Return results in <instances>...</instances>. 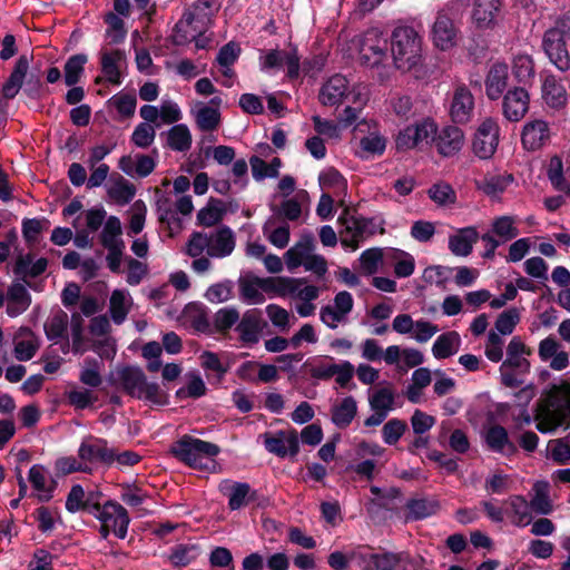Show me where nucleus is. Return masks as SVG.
I'll list each match as a JSON object with an SVG mask.
<instances>
[{
  "mask_svg": "<svg viewBox=\"0 0 570 570\" xmlns=\"http://www.w3.org/2000/svg\"><path fill=\"white\" fill-rule=\"evenodd\" d=\"M138 400L148 401L158 406H165L169 404V395L164 391L158 383L145 381V384L140 392Z\"/></svg>",
  "mask_w": 570,
  "mask_h": 570,
  "instance_id": "obj_47",
  "label": "nucleus"
},
{
  "mask_svg": "<svg viewBox=\"0 0 570 570\" xmlns=\"http://www.w3.org/2000/svg\"><path fill=\"white\" fill-rule=\"evenodd\" d=\"M542 98L552 108H560L567 102V92L563 85L554 75H547L542 81Z\"/></svg>",
  "mask_w": 570,
  "mask_h": 570,
  "instance_id": "obj_26",
  "label": "nucleus"
},
{
  "mask_svg": "<svg viewBox=\"0 0 570 570\" xmlns=\"http://www.w3.org/2000/svg\"><path fill=\"white\" fill-rule=\"evenodd\" d=\"M542 48L550 62L561 72L570 70V53L567 48V38L558 30L548 29L542 39Z\"/></svg>",
  "mask_w": 570,
  "mask_h": 570,
  "instance_id": "obj_7",
  "label": "nucleus"
},
{
  "mask_svg": "<svg viewBox=\"0 0 570 570\" xmlns=\"http://www.w3.org/2000/svg\"><path fill=\"white\" fill-rule=\"evenodd\" d=\"M89 351L97 353L101 358L112 360L116 355V342L111 336L92 338Z\"/></svg>",
  "mask_w": 570,
  "mask_h": 570,
  "instance_id": "obj_63",
  "label": "nucleus"
},
{
  "mask_svg": "<svg viewBox=\"0 0 570 570\" xmlns=\"http://www.w3.org/2000/svg\"><path fill=\"white\" fill-rule=\"evenodd\" d=\"M392 111L402 119H409L413 115V101L407 95L395 94L390 98Z\"/></svg>",
  "mask_w": 570,
  "mask_h": 570,
  "instance_id": "obj_59",
  "label": "nucleus"
},
{
  "mask_svg": "<svg viewBox=\"0 0 570 570\" xmlns=\"http://www.w3.org/2000/svg\"><path fill=\"white\" fill-rule=\"evenodd\" d=\"M407 430L405 421L400 419H391L382 428V438L385 444L394 445Z\"/></svg>",
  "mask_w": 570,
  "mask_h": 570,
  "instance_id": "obj_50",
  "label": "nucleus"
},
{
  "mask_svg": "<svg viewBox=\"0 0 570 570\" xmlns=\"http://www.w3.org/2000/svg\"><path fill=\"white\" fill-rule=\"evenodd\" d=\"M196 21V13L187 10L183 18L175 24L174 35H173V43L176 46H184L191 41L195 38V32L193 30L194 22Z\"/></svg>",
  "mask_w": 570,
  "mask_h": 570,
  "instance_id": "obj_38",
  "label": "nucleus"
},
{
  "mask_svg": "<svg viewBox=\"0 0 570 570\" xmlns=\"http://www.w3.org/2000/svg\"><path fill=\"white\" fill-rule=\"evenodd\" d=\"M547 176L554 189L570 194V183L564 178L563 164L559 156L550 158Z\"/></svg>",
  "mask_w": 570,
  "mask_h": 570,
  "instance_id": "obj_41",
  "label": "nucleus"
},
{
  "mask_svg": "<svg viewBox=\"0 0 570 570\" xmlns=\"http://www.w3.org/2000/svg\"><path fill=\"white\" fill-rule=\"evenodd\" d=\"M528 109L529 94L524 87H514L507 91L502 101V111L509 121H519Z\"/></svg>",
  "mask_w": 570,
  "mask_h": 570,
  "instance_id": "obj_14",
  "label": "nucleus"
},
{
  "mask_svg": "<svg viewBox=\"0 0 570 570\" xmlns=\"http://www.w3.org/2000/svg\"><path fill=\"white\" fill-rule=\"evenodd\" d=\"M487 446L495 453L513 455L518 452L517 445L510 441L508 431L500 424H493L484 432Z\"/></svg>",
  "mask_w": 570,
  "mask_h": 570,
  "instance_id": "obj_18",
  "label": "nucleus"
},
{
  "mask_svg": "<svg viewBox=\"0 0 570 570\" xmlns=\"http://www.w3.org/2000/svg\"><path fill=\"white\" fill-rule=\"evenodd\" d=\"M156 137L155 128L147 122H140L131 135V141L139 148L149 147Z\"/></svg>",
  "mask_w": 570,
  "mask_h": 570,
  "instance_id": "obj_58",
  "label": "nucleus"
},
{
  "mask_svg": "<svg viewBox=\"0 0 570 570\" xmlns=\"http://www.w3.org/2000/svg\"><path fill=\"white\" fill-rule=\"evenodd\" d=\"M264 445L265 449L278 458H286L288 455V451L286 449V431H277L275 434L265 433L264 434Z\"/></svg>",
  "mask_w": 570,
  "mask_h": 570,
  "instance_id": "obj_53",
  "label": "nucleus"
},
{
  "mask_svg": "<svg viewBox=\"0 0 570 570\" xmlns=\"http://www.w3.org/2000/svg\"><path fill=\"white\" fill-rule=\"evenodd\" d=\"M200 554L197 544H176L170 549L169 561L176 568H183L195 561Z\"/></svg>",
  "mask_w": 570,
  "mask_h": 570,
  "instance_id": "obj_37",
  "label": "nucleus"
},
{
  "mask_svg": "<svg viewBox=\"0 0 570 570\" xmlns=\"http://www.w3.org/2000/svg\"><path fill=\"white\" fill-rule=\"evenodd\" d=\"M476 187L488 196H497L507 188V183L500 176L484 177L476 181Z\"/></svg>",
  "mask_w": 570,
  "mask_h": 570,
  "instance_id": "obj_64",
  "label": "nucleus"
},
{
  "mask_svg": "<svg viewBox=\"0 0 570 570\" xmlns=\"http://www.w3.org/2000/svg\"><path fill=\"white\" fill-rule=\"evenodd\" d=\"M492 232L502 239V243L515 238L519 230L513 225V219L510 216L498 217L492 224Z\"/></svg>",
  "mask_w": 570,
  "mask_h": 570,
  "instance_id": "obj_54",
  "label": "nucleus"
},
{
  "mask_svg": "<svg viewBox=\"0 0 570 570\" xmlns=\"http://www.w3.org/2000/svg\"><path fill=\"white\" fill-rule=\"evenodd\" d=\"M228 497V508L237 511L248 505L249 483L232 481L228 487L220 488Z\"/></svg>",
  "mask_w": 570,
  "mask_h": 570,
  "instance_id": "obj_35",
  "label": "nucleus"
},
{
  "mask_svg": "<svg viewBox=\"0 0 570 570\" xmlns=\"http://www.w3.org/2000/svg\"><path fill=\"white\" fill-rule=\"evenodd\" d=\"M105 22L108 24L107 37L110 43H119L126 37V29L124 20L114 12H108L105 16Z\"/></svg>",
  "mask_w": 570,
  "mask_h": 570,
  "instance_id": "obj_55",
  "label": "nucleus"
},
{
  "mask_svg": "<svg viewBox=\"0 0 570 570\" xmlns=\"http://www.w3.org/2000/svg\"><path fill=\"white\" fill-rule=\"evenodd\" d=\"M479 239V233L475 227L469 226L461 228L456 234L449 237V249L455 256L465 257L472 253L473 245Z\"/></svg>",
  "mask_w": 570,
  "mask_h": 570,
  "instance_id": "obj_23",
  "label": "nucleus"
},
{
  "mask_svg": "<svg viewBox=\"0 0 570 570\" xmlns=\"http://www.w3.org/2000/svg\"><path fill=\"white\" fill-rule=\"evenodd\" d=\"M167 145L177 151H186L191 146V135L184 124L173 126L167 132Z\"/></svg>",
  "mask_w": 570,
  "mask_h": 570,
  "instance_id": "obj_42",
  "label": "nucleus"
},
{
  "mask_svg": "<svg viewBox=\"0 0 570 570\" xmlns=\"http://www.w3.org/2000/svg\"><path fill=\"white\" fill-rule=\"evenodd\" d=\"M87 61L88 57L85 53H77L68 58L63 68L67 86L71 87L80 81Z\"/></svg>",
  "mask_w": 570,
  "mask_h": 570,
  "instance_id": "obj_40",
  "label": "nucleus"
},
{
  "mask_svg": "<svg viewBox=\"0 0 570 570\" xmlns=\"http://www.w3.org/2000/svg\"><path fill=\"white\" fill-rule=\"evenodd\" d=\"M68 324L69 323H43V330L48 340L56 342L60 340L63 353H67L70 347Z\"/></svg>",
  "mask_w": 570,
  "mask_h": 570,
  "instance_id": "obj_51",
  "label": "nucleus"
},
{
  "mask_svg": "<svg viewBox=\"0 0 570 570\" xmlns=\"http://www.w3.org/2000/svg\"><path fill=\"white\" fill-rule=\"evenodd\" d=\"M118 377L126 394L134 399L140 397L141 389L147 379L140 367L124 366L118 371Z\"/></svg>",
  "mask_w": 570,
  "mask_h": 570,
  "instance_id": "obj_24",
  "label": "nucleus"
},
{
  "mask_svg": "<svg viewBox=\"0 0 570 570\" xmlns=\"http://www.w3.org/2000/svg\"><path fill=\"white\" fill-rule=\"evenodd\" d=\"M220 451L215 443L184 434L170 445L169 453L188 468L215 472L217 462L214 459Z\"/></svg>",
  "mask_w": 570,
  "mask_h": 570,
  "instance_id": "obj_1",
  "label": "nucleus"
},
{
  "mask_svg": "<svg viewBox=\"0 0 570 570\" xmlns=\"http://www.w3.org/2000/svg\"><path fill=\"white\" fill-rule=\"evenodd\" d=\"M404 508L405 522H414L436 515L441 510V504L433 497H415L409 499Z\"/></svg>",
  "mask_w": 570,
  "mask_h": 570,
  "instance_id": "obj_15",
  "label": "nucleus"
},
{
  "mask_svg": "<svg viewBox=\"0 0 570 570\" xmlns=\"http://www.w3.org/2000/svg\"><path fill=\"white\" fill-rule=\"evenodd\" d=\"M432 40L436 48L449 50L456 45L459 29L445 10H440L432 26Z\"/></svg>",
  "mask_w": 570,
  "mask_h": 570,
  "instance_id": "obj_10",
  "label": "nucleus"
},
{
  "mask_svg": "<svg viewBox=\"0 0 570 570\" xmlns=\"http://www.w3.org/2000/svg\"><path fill=\"white\" fill-rule=\"evenodd\" d=\"M428 195L435 204L440 206L454 204L456 200L454 189L446 183H436L432 185L428 190Z\"/></svg>",
  "mask_w": 570,
  "mask_h": 570,
  "instance_id": "obj_49",
  "label": "nucleus"
},
{
  "mask_svg": "<svg viewBox=\"0 0 570 570\" xmlns=\"http://www.w3.org/2000/svg\"><path fill=\"white\" fill-rule=\"evenodd\" d=\"M121 234L122 228L120 219L116 216H109L100 234V243L105 248L125 247V243L120 238Z\"/></svg>",
  "mask_w": 570,
  "mask_h": 570,
  "instance_id": "obj_36",
  "label": "nucleus"
},
{
  "mask_svg": "<svg viewBox=\"0 0 570 570\" xmlns=\"http://www.w3.org/2000/svg\"><path fill=\"white\" fill-rule=\"evenodd\" d=\"M353 307V297L346 292L342 291L335 295L334 305H326L321 309V320L325 321L327 316H331L333 321H340Z\"/></svg>",
  "mask_w": 570,
  "mask_h": 570,
  "instance_id": "obj_33",
  "label": "nucleus"
},
{
  "mask_svg": "<svg viewBox=\"0 0 570 570\" xmlns=\"http://www.w3.org/2000/svg\"><path fill=\"white\" fill-rule=\"evenodd\" d=\"M512 73L517 81L525 87L534 79V62L528 55H519L513 60Z\"/></svg>",
  "mask_w": 570,
  "mask_h": 570,
  "instance_id": "obj_39",
  "label": "nucleus"
},
{
  "mask_svg": "<svg viewBox=\"0 0 570 570\" xmlns=\"http://www.w3.org/2000/svg\"><path fill=\"white\" fill-rule=\"evenodd\" d=\"M500 9V0H475L473 20L479 28H490L494 24Z\"/></svg>",
  "mask_w": 570,
  "mask_h": 570,
  "instance_id": "obj_30",
  "label": "nucleus"
},
{
  "mask_svg": "<svg viewBox=\"0 0 570 570\" xmlns=\"http://www.w3.org/2000/svg\"><path fill=\"white\" fill-rule=\"evenodd\" d=\"M509 68L505 63H493L485 78V94L490 100L499 99L508 86Z\"/></svg>",
  "mask_w": 570,
  "mask_h": 570,
  "instance_id": "obj_20",
  "label": "nucleus"
},
{
  "mask_svg": "<svg viewBox=\"0 0 570 570\" xmlns=\"http://www.w3.org/2000/svg\"><path fill=\"white\" fill-rule=\"evenodd\" d=\"M121 488L122 491L120 494V499L124 503H126L129 507H139L145 502L146 499L149 498V494L136 483H125L121 485Z\"/></svg>",
  "mask_w": 570,
  "mask_h": 570,
  "instance_id": "obj_52",
  "label": "nucleus"
},
{
  "mask_svg": "<svg viewBox=\"0 0 570 570\" xmlns=\"http://www.w3.org/2000/svg\"><path fill=\"white\" fill-rule=\"evenodd\" d=\"M436 132L438 127L435 122L430 118L423 119L400 131L396 138V147L397 149L406 150L423 142L429 144L435 140Z\"/></svg>",
  "mask_w": 570,
  "mask_h": 570,
  "instance_id": "obj_5",
  "label": "nucleus"
},
{
  "mask_svg": "<svg viewBox=\"0 0 570 570\" xmlns=\"http://www.w3.org/2000/svg\"><path fill=\"white\" fill-rule=\"evenodd\" d=\"M18 335L23 338L16 343L14 356L20 362H27L36 355L39 348V340L27 326H21Z\"/></svg>",
  "mask_w": 570,
  "mask_h": 570,
  "instance_id": "obj_28",
  "label": "nucleus"
},
{
  "mask_svg": "<svg viewBox=\"0 0 570 570\" xmlns=\"http://www.w3.org/2000/svg\"><path fill=\"white\" fill-rule=\"evenodd\" d=\"M70 334L72 338L73 354H83L89 351L91 344L90 336L85 335L83 323H70Z\"/></svg>",
  "mask_w": 570,
  "mask_h": 570,
  "instance_id": "obj_56",
  "label": "nucleus"
},
{
  "mask_svg": "<svg viewBox=\"0 0 570 570\" xmlns=\"http://www.w3.org/2000/svg\"><path fill=\"white\" fill-rule=\"evenodd\" d=\"M434 142L441 155L450 157L461 150L464 142V135L459 127L446 126L435 137Z\"/></svg>",
  "mask_w": 570,
  "mask_h": 570,
  "instance_id": "obj_19",
  "label": "nucleus"
},
{
  "mask_svg": "<svg viewBox=\"0 0 570 570\" xmlns=\"http://www.w3.org/2000/svg\"><path fill=\"white\" fill-rule=\"evenodd\" d=\"M382 258L383 253L380 248H370L364 250L360 256V263L363 272L367 275L376 273Z\"/></svg>",
  "mask_w": 570,
  "mask_h": 570,
  "instance_id": "obj_60",
  "label": "nucleus"
},
{
  "mask_svg": "<svg viewBox=\"0 0 570 570\" xmlns=\"http://www.w3.org/2000/svg\"><path fill=\"white\" fill-rule=\"evenodd\" d=\"M86 492L80 484H73L66 499V510L70 513L85 512Z\"/></svg>",
  "mask_w": 570,
  "mask_h": 570,
  "instance_id": "obj_62",
  "label": "nucleus"
},
{
  "mask_svg": "<svg viewBox=\"0 0 570 570\" xmlns=\"http://www.w3.org/2000/svg\"><path fill=\"white\" fill-rule=\"evenodd\" d=\"M394 393L387 387L377 390L370 399L372 410H377L387 414L394 405Z\"/></svg>",
  "mask_w": 570,
  "mask_h": 570,
  "instance_id": "obj_57",
  "label": "nucleus"
},
{
  "mask_svg": "<svg viewBox=\"0 0 570 570\" xmlns=\"http://www.w3.org/2000/svg\"><path fill=\"white\" fill-rule=\"evenodd\" d=\"M96 519L109 524L117 538H126L130 517L128 511L119 502L115 500H107L105 502V509L99 512Z\"/></svg>",
  "mask_w": 570,
  "mask_h": 570,
  "instance_id": "obj_12",
  "label": "nucleus"
},
{
  "mask_svg": "<svg viewBox=\"0 0 570 570\" xmlns=\"http://www.w3.org/2000/svg\"><path fill=\"white\" fill-rule=\"evenodd\" d=\"M30 305V295L24 285L13 284L8 292L7 314L10 317L19 316Z\"/></svg>",
  "mask_w": 570,
  "mask_h": 570,
  "instance_id": "obj_31",
  "label": "nucleus"
},
{
  "mask_svg": "<svg viewBox=\"0 0 570 570\" xmlns=\"http://www.w3.org/2000/svg\"><path fill=\"white\" fill-rule=\"evenodd\" d=\"M266 278L246 275L239 278L240 295L243 298L252 303H261L264 301V295L259 289L267 292Z\"/></svg>",
  "mask_w": 570,
  "mask_h": 570,
  "instance_id": "obj_34",
  "label": "nucleus"
},
{
  "mask_svg": "<svg viewBox=\"0 0 570 570\" xmlns=\"http://www.w3.org/2000/svg\"><path fill=\"white\" fill-rule=\"evenodd\" d=\"M209 243L208 255L212 257L228 256L235 248L234 234L227 226H223L215 234L209 235Z\"/></svg>",
  "mask_w": 570,
  "mask_h": 570,
  "instance_id": "obj_25",
  "label": "nucleus"
},
{
  "mask_svg": "<svg viewBox=\"0 0 570 570\" xmlns=\"http://www.w3.org/2000/svg\"><path fill=\"white\" fill-rule=\"evenodd\" d=\"M531 350L525 346L519 336H514L507 347V358L502 362L503 367L510 366L518 373H528L530 362L523 355H530Z\"/></svg>",
  "mask_w": 570,
  "mask_h": 570,
  "instance_id": "obj_22",
  "label": "nucleus"
},
{
  "mask_svg": "<svg viewBox=\"0 0 570 570\" xmlns=\"http://www.w3.org/2000/svg\"><path fill=\"white\" fill-rule=\"evenodd\" d=\"M499 128L491 118L485 119L478 128L473 142V153L481 159H489L497 150Z\"/></svg>",
  "mask_w": 570,
  "mask_h": 570,
  "instance_id": "obj_9",
  "label": "nucleus"
},
{
  "mask_svg": "<svg viewBox=\"0 0 570 570\" xmlns=\"http://www.w3.org/2000/svg\"><path fill=\"white\" fill-rule=\"evenodd\" d=\"M550 139L549 125L544 120H532L524 125L522 130V145L528 150H538Z\"/></svg>",
  "mask_w": 570,
  "mask_h": 570,
  "instance_id": "obj_17",
  "label": "nucleus"
},
{
  "mask_svg": "<svg viewBox=\"0 0 570 570\" xmlns=\"http://www.w3.org/2000/svg\"><path fill=\"white\" fill-rule=\"evenodd\" d=\"M348 81L344 76L331 77L321 88L320 101L324 106H337L346 97Z\"/></svg>",
  "mask_w": 570,
  "mask_h": 570,
  "instance_id": "obj_21",
  "label": "nucleus"
},
{
  "mask_svg": "<svg viewBox=\"0 0 570 570\" xmlns=\"http://www.w3.org/2000/svg\"><path fill=\"white\" fill-rule=\"evenodd\" d=\"M474 111V97L464 86H458L454 89L450 105V117L455 124H466L472 119Z\"/></svg>",
  "mask_w": 570,
  "mask_h": 570,
  "instance_id": "obj_13",
  "label": "nucleus"
},
{
  "mask_svg": "<svg viewBox=\"0 0 570 570\" xmlns=\"http://www.w3.org/2000/svg\"><path fill=\"white\" fill-rule=\"evenodd\" d=\"M268 323H236L235 331L245 344H256L259 341L261 333ZM198 334L214 335L218 338L228 335L235 323H191Z\"/></svg>",
  "mask_w": 570,
  "mask_h": 570,
  "instance_id": "obj_3",
  "label": "nucleus"
},
{
  "mask_svg": "<svg viewBox=\"0 0 570 570\" xmlns=\"http://www.w3.org/2000/svg\"><path fill=\"white\" fill-rule=\"evenodd\" d=\"M391 53L394 66L401 71H410L422 60V39L409 26L397 27L391 36Z\"/></svg>",
  "mask_w": 570,
  "mask_h": 570,
  "instance_id": "obj_2",
  "label": "nucleus"
},
{
  "mask_svg": "<svg viewBox=\"0 0 570 570\" xmlns=\"http://www.w3.org/2000/svg\"><path fill=\"white\" fill-rule=\"evenodd\" d=\"M331 420L340 429H346L357 414V403L353 396L344 397L340 404L331 410Z\"/></svg>",
  "mask_w": 570,
  "mask_h": 570,
  "instance_id": "obj_29",
  "label": "nucleus"
},
{
  "mask_svg": "<svg viewBox=\"0 0 570 570\" xmlns=\"http://www.w3.org/2000/svg\"><path fill=\"white\" fill-rule=\"evenodd\" d=\"M461 345V337L458 332L450 331L441 334L432 346L435 358L444 360L454 355Z\"/></svg>",
  "mask_w": 570,
  "mask_h": 570,
  "instance_id": "obj_32",
  "label": "nucleus"
},
{
  "mask_svg": "<svg viewBox=\"0 0 570 570\" xmlns=\"http://www.w3.org/2000/svg\"><path fill=\"white\" fill-rule=\"evenodd\" d=\"M337 220L344 226L345 233L351 235V240L342 238V245L344 246H350L351 243H355L354 247H357L358 238H362L365 234H372V232L368 230V225L372 223V219L352 215L350 208H345Z\"/></svg>",
  "mask_w": 570,
  "mask_h": 570,
  "instance_id": "obj_16",
  "label": "nucleus"
},
{
  "mask_svg": "<svg viewBox=\"0 0 570 570\" xmlns=\"http://www.w3.org/2000/svg\"><path fill=\"white\" fill-rule=\"evenodd\" d=\"M394 257L397 262L394 265V274L400 277H409L413 274L415 262L411 254L403 250H395Z\"/></svg>",
  "mask_w": 570,
  "mask_h": 570,
  "instance_id": "obj_61",
  "label": "nucleus"
},
{
  "mask_svg": "<svg viewBox=\"0 0 570 570\" xmlns=\"http://www.w3.org/2000/svg\"><path fill=\"white\" fill-rule=\"evenodd\" d=\"M196 124L202 131H213L220 124V112L218 108L203 106L196 112Z\"/></svg>",
  "mask_w": 570,
  "mask_h": 570,
  "instance_id": "obj_46",
  "label": "nucleus"
},
{
  "mask_svg": "<svg viewBox=\"0 0 570 570\" xmlns=\"http://www.w3.org/2000/svg\"><path fill=\"white\" fill-rule=\"evenodd\" d=\"M512 523L517 527L524 528L531 522L530 504L523 495H513L509 501Z\"/></svg>",
  "mask_w": 570,
  "mask_h": 570,
  "instance_id": "obj_44",
  "label": "nucleus"
},
{
  "mask_svg": "<svg viewBox=\"0 0 570 570\" xmlns=\"http://www.w3.org/2000/svg\"><path fill=\"white\" fill-rule=\"evenodd\" d=\"M265 283L267 284V292H275L281 295H294L298 285H302L299 279L291 277H267Z\"/></svg>",
  "mask_w": 570,
  "mask_h": 570,
  "instance_id": "obj_48",
  "label": "nucleus"
},
{
  "mask_svg": "<svg viewBox=\"0 0 570 570\" xmlns=\"http://www.w3.org/2000/svg\"><path fill=\"white\" fill-rule=\"evenodd\" d=\"M43 471L45 469L42 465L35 464L29 470L28 479L35 490L39 492H46L45 494H39L38 500L41 502H49L52 499V492L56 488V482L53 481L52 484L47 488Z\"/></svg>",
  "mask_w": 570,
  "mask_h": 570,
  "instance_id": "obj_43",
  "label": "nucleus"
},
{
  "mask_svg": "<svg viewBox=\"0 0 570 570\" xmlns=\"http://www.w3.org/2000/svg\"><path fill=\"white\" fill-rule=\"evenodd\" d=\"M389 42L383 33L372 28L364 32L360 41V61L363 66L377 68L389 60Z\"/></svg>",
  "mask_w": 570,
  "mask_h": 570,
  "instance_id": "obj_4",
  "label": "nucleus"
},
{
  "mask_svg": "<svg viewBox=\"0 0 570 570\" xmlns=\"http://www.w3.org/2000/svg\"><path fill=\"white\" fill-rule=\"evenodd\" d=\"M126 60L125 52L116 49L101 53V71L114 85L121 83L120 65Z\"/></svg>",
  "mask_w": 570,
  "mask_h": 570,
  "instance_id": "obj_27",
  "label": "nucleus"
},
{
  "mask_svg": "<svg viewBox=\"0 0 570 570\" xmlns=\"http://www.w3.org/2000/svg\"><path fill=\"white\" fill-rule=\"evenodd\" d=\"M78 456L83 462H98L111 466L112 448L108 446L106 439L89 435L80 443Z\"/></svg>",
  "mask_w": 570,
  "mask_h": 570,
  "instance_id": "obj_11",
  "label": "nucleus"
},
{
  "mask_svg": "<svg viewBox=\"0 0 570 570\" xmlns=\"http://www.w3.org/2000/svg\"><path fill=\"white\" fill-rule=\"evenodd\" d=\"M351 560H354L361 570H394L400 562V558L395 553H373L367 546L352 551Z\"/></svg>",
  "mask_w": 570,
  "mask_h": 570,
  "instance_id": "obj_8",
  "label": "nucleus"
},
{
  "mask_svg": "<svg viewBox=\"0 0 570 570\" xmlns=\"http://www.w3.org/2000/svg\"><path fill=\"white\" fill-rule=\"evenodd\" d=\"M108 195L118 204L125 205L130 203L135 197L136 187L122 176H118L112 186L108 189Z\"/></svg>",
  "mask_w": 570,
  "mask_h": 570,
  "instance_id": "obj_45",
  "label": "nucleus"
},
{
  "mask_svg": "<svg viewBox=\"0 0 570 570\" xmlns=\"http://www.w3.org/2000/svg\"><path fill=\"white\" fill-rule=\"evenodd\" d=\"M31 59L32 56L29 57L27 55H21L17 59L9 78L3 83L0 95V116H2V121H7L8 116V104L4 99H13L18 95L19 90L23 86Z\"/></svg>",
  "mask_w": 570,
  "mask_h": 570,
  "instance_id": "obj_6",
  "label": "nucleus"
}]
</instances>
